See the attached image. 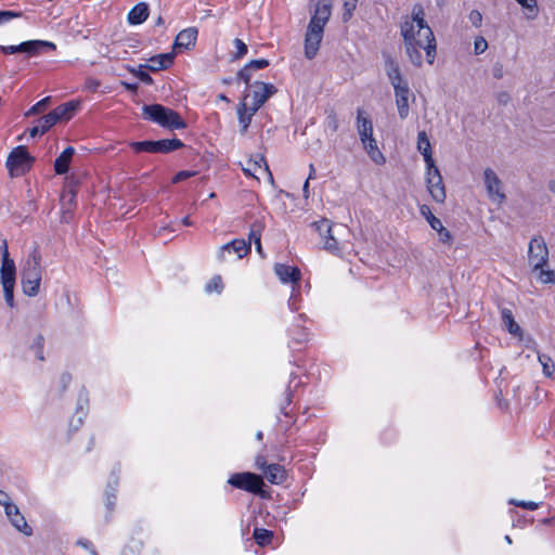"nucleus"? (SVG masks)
Listing matches in <instances>:
<instances>
[{
  "instance_id": "1",
  "label": "nucleus",
  "mask_w": 555,
  "mask_h": 555,
  "mask_svg": "<svg viewBox=\"0 0 555 555\" xmlns=\"http://www.w3.org/2000/svg\"><path fill=\"white\" fill-rule=\"evenodd\" d=\"M331 3L324 0L310 1L312 15L305 38V55L308 60H312L319 51L324 27L331 17Z\"/></svg>"
},
{
  "instance_id": "2",
  "label": "nucleus",
  "mask_w": 555,
  "mask_h": 555,
  "mask_svg": "<svg viewBox=\"0 0 555 555\" xmlns=\"http://www.w3.org/2000/svg\"><path fill=\"white\" fill-rule=\"evenodd\" d=\"M42 279L41 256L37 248L27 256L21 270V284L23 293L35 297L40 289Z\"/></svg>"
},
{
  "instance_id": "3",
  "label": "nucleus",
  "mask_w": 555,
  "mask_h": 555,
  "mask_svg": "<svg viewBox=\"0 0 555 555\" xmlns=\"http://www.w3.org/2000/svg\"><path fill=\"white\" fill-rule=\"evenodd\" d=\"M142 116L144 119L156 122L169 130L186 128L185 121L176 111L162 104L143 105Z\"/></svg>"
},
{
  "instance_id": "4",
  "label": "nucleus",
  "mask_w": 555,
  "mask_h": 555,
  "mask_svg": "<svg viewBox=\"0 0 555 555\" xmlns=\"http://www.w3.org/2000/svg\"><path fill=\"white\" fill-rule=\"evenodd\" d=\"M414 21H416L417 27L415 47L418 52L421 49L425 50L428 63L433 64L436 55V39L431 28L424 20V9L421 4L414 5Z\"/></svg>"
},
{
  "instance_id": "5",
  "label": "nucleus",
  "mask_w": 555,
  "mask_h": 555,
  "mask_svg": "<svg viewBox=\"0 0 555 555\" xmlns=\"http://www.w3.org/2000/svg\"><path fill=\"white\" fill-rule=\"evenodd\" d=\"M34 162L26 146L20 145L9 154L5 165L11 177H20L31 168Z\"/></svg>"
},
{
  "instance_id": "6",
  "label": "nucleus",
  "mask_w": 555,
  "mask_h": 555,
  "mask_svg": "<svg viewBox=\"0 0 555 555\" xmlns=\"http://www.w3.org/2000/svg\"><path fill=\"white\" fill-rule=\"evenodd\" d=\"M44 49L54 51L56 46L46 40H28L15 46H0V51L5 55L23 53L26 57L37 56Z\"/></svg>"
},
{
  "instance_id": "7",
  "label": "nucleus",
  "mask_w": 555,
  "mask_h": 555,
  "mask_svg": "<svg viewBox=\"0 0 555 555\" xmlns=\"http://www.w3.org/2000/svg\"><path fill=\"white\" fill-rule=\"evenodd\" d=\"M416 21H414V10L412 11V18L405 20L401 24V35L404 40L405 52L410 59V61L416 65H422V54L418 52L417 47H415V37H416Z\"/></svg>"
},
{
  "instance_id": "8",
  "label": "nucleus",
  "mask_w": 555,
  "mask_h": 555,
  "mask_svg": "<svg viewBox=\"0 0 555 555\" xmlns=\"http://www.w3.org/2000/svg\"><path fill=\"white\" fill-rule=\"evenodd\" d=\"M130 146L137 153L147 152L166 154L183 147L184 144L179 139H163L158 141L131 142Z\"/></svg>"
},
{
  "instance_id": "9",
  "label": "nucleus",
  "mask_w": 555,
  "mask_h": 555,
  "mask_svg": "<svg viewBox=\"0 0 555 555\" xmlns=\"http://www.w3.org/2000/svg\"><path fill=\"white\" fill-rule=\"evenodd\" d=\"M548 262V248L545 240L541 235L531 238L528 247V263L532 271H538L542 264Z\"/></svg>"
},
{
  "instance_id": "10",
  "label": "nucleus",
  "mask_w": 555,
  "mask_h": 555,
  "mask_svg": "<svg viewBox=\"0 0 555 555\" xmlns=\"http://www.w3.org/2000/svg\"><path fill=\"white\" fill-rule=\"evenodd\" d=\"M228 482L237 489H243L245 491L264 496L261 490L263 480L259 475L254 473L233 474Z\"/></svg>"
},
{
  "instance_id": "11",
  "label": "nucleus",
  "mask_w": 555,
  "mask_h": 555,
  "mask_svg": "<svg viewBox=\"0 0 555 555\" xmlns=\"http://www.w3.org/2000/svg\"><path fill=\"white\" fill-rule=\"evenodd\" d=\"M426 182L433 199L437 203H443L447 196L446 189L440 171L435 164L434 167H427Z\"/></svg>"
},
{
  "instance_id": "12",
  "label": "nucleus",
  "mask_w": 555,
  "mask_h": 555,
  "mask_svg": "<svg viewBox=\"0 0 555 555\" xmlns=\"http://www.w3.org/2000/svg\"><path fill=\"white\" fill-rule=\"evenodd\" d=\"M323 240V248L335 254L338 251V242L332 235V223L328 219H322L311 224Z\"/></svg>"
},
{
  "instance_id": "13",
  "label": "nucleus",
  "mask_w": 555,
  "mask_h": 555,
  "mask_svg": "<svg viewBox=\"0 0 555 555\" xmlns=\"http://www.w3.org/2000/svg\"><path fill=\"white\" fill-rule=\"evenodd\" d=\"M253 91V103L250 106L253 107V112H258V109L268 101L270 96L278 92V89L272 83H266L262 81H256L254 83Z\"/></svg>"
},
{
  "instance_id": "14",
  "label": "nucleus",
  "mask_w": 555,
  "mask_h": 555,
  "mask_svg": "<svg viewBox=\"0 0 555 555\" xmlns=\"http://www.w3.org/2000/svg\"><path fill=\"white\" fill-rule=\"evenodd\" d=\"M5 514L8 518L10 519L11 524L21 532H23L25 535H31L33 529L30 526H28L25 517L21 514L20 508L13 504L9 503L7 504Z\"/></svg>"
},
{
  "instance_id": "15",
  "label": "nucleus",
  "mask_w": 555,
  "mask_h": 555,
  "mask_svg": "<svg viewBox=\"0 0 555 555\" xmlns=\"http://www.w3.org/2000/svg\"><path fill=\"white\" fill-rule=\"evenodd\" d=\"M483 179L489 196H496L500 203L503 202L505 199V195L504 193L500 192L502 181L498 175L491 168H487L483 171Z\"/></svg>"
},
{
  "instance_id": "16",
  "label": "nucleus",
  "mask_w": 555,
  "mask_h": 555,
  "mask_svg": "<svg viewBox=\"0 0 555 555\" xmlns=\"http://www.w3.org/2000/svg\"><path fill=\"white\" fill-rule=\"evenodd\" d=\"M249 95L250 94L246 90L245 94L243 96V101L237 105V109H236L237 116H238V121L242 126L241 133H243V134L247 132V129L251 122L253 116L257 113V112H253V107L250 105H248L246 102V100Z\"/></svg>"
},
{
  "instance_id": "17",
  "label": "nucleus",
  "mask_w": 555,
  "mask_h": 555,
  "mask_svg": "<svg viewBox=\"0 0 555 555\" xmlns=\"http://www.w3.org/2000/svg\"><path fill=\"white\" fill-rule=\"evenodd\" d=\"M395 95H396V104L398 108V114L401 119H405L409 116V95L410 88L409 85H403L402 87L396 86Z\"/></svg>"
},
{
  "instance_id": "18",
  "label": "nucleus",
  "mask_w": 555,
  "mask_h": 555,
  "mask_svg": "<svg viewBox=\"0 0 555 555\" xmlns=\"http://www.w3.org/2000/svg\"><path fill=\"white\" fill-rule=\"evenodd\" d=\"M198 30L196 27H189L186 29L181 30L173 43V49H190L195 46L197 39Z\"/></svg>"
},
{
  "instance_id": "19",
  "label": "nucleus",
  "mask_w": 555,
  "mask_h": 555,
  "mask_svg": "<svg viewBox=\"0 0 555 555\" xmlns=\"http://www.w3.org/2000/svg\"><path fill=\"white\" fill-rule=\"evenodd\" d=\"M175 56L173 52L154 55L147 60L145 65L151 72L167 69L173 63Z\"/></svg>"
},
{
  "instance_id": "20",
  "label": "nucleus",
  "mask_w": 555,
  "mask_h": 555,
  "mask_svg": "<svg viewBox=\"0 0 555 555\" xmlns=\"http://www.w3.org/2000/svg\"><path fill=\"white\" fill-rule=\"evenodd\" d=\"M276 275L283 283H297L300 280V270L283 263H276L274 267Z\"/></svg>"
},
{
  "instance_id": "21",
  "label": "nucleus",
  "mask_w": 555,
  "mask_h": 555,
  "mask_svg": "<svg viewBox=\"0 0 555 555\" xmlns=\"http://www.w3.org/2000/svg\"><path fill=\"white\" fill-rule=\"evenodd\" d=\"M225 251H234L237 254L238 258L242 259L250 251V243H247L245 240H233L221 247L219 253L220 259L224 258Z\"/></svg>"
},
{
  "instance_id": "22",
  "label": "nucleus",
  "mask_w": 555,
  "mask_h": 555,
  "mask_svg": "<svg viewBox=\"0 0 555 555\" xmlns=\"http://www.w3.org/2000/svg\"><path fill=\"white\" fill-rule=\"evenodd\" d=\"M417 151L424 156L426 167H434L431 145L426 131L422 130L417 134Z\"/></svg>"
},
{
  "instance_id": "23",
  "label": "nucleus",
  "mask_w": 555,
  "mask_h": 555,
  "mask_svg": "<svg viewBox=\"0 0 555 555\" xmlns=\"http://www.w3.org/2000/svg\"><path fill=\"white\" fill-rule=\"evenodd\" d=\"M357 125L361 142L366 144V140L373 138V124L369 117L363 116L362 109H358Z\"/></svg>"
},
{
  "instance_id": "24",
  "label": "nucleus",
  "mask_w": 555,
  "mask_h": 555,
  "mask_svg": "<svg viewBox=\"0 0 555 555\" xmlns=\"http://www.w3.org/2000/svg\"><path fill=\"white\" fill-rule=\"evenodd\" d=\"M386 65V74L393 87L396 86L402 87L403 85H408V81L402 77L400 67L391 57H388L385 62Z\"/></svg>"
},
{
  "instance_id": "25",
  "label": "nucleus",
  "mask_w": 555,
  "mask_h": 555,
  "mask_svg": "<svg viewBox=\"0 0 555 555\" xmlns=\"http://www.w3.org/2000/svg\"><path fill=\"white\" fill-rule=\"evenodd\" d=\"M149 5L145 2H140L134 5L128 13V23L130 25H140L149 17Z\"/></svg>"
},
{
  "instance_id": "26",
  "label": "nucleus",
  "mask_w": 555,
  "mask_h": 555,
  "mask_svg": "<svg viewBox=\"0 0 555 555\" xmlns=\"http://www.w3.org/2000/svg\"><path fill=\"white\" fill-rule=\"evenodd\" d=\"M75 154L72 146L66 147L54 162V171L56 175H64L68 171L70 162Z\"/></svg>"
},
{
  "instance_id": "27",
  "label": "nucleus",
  "mask_w": 555,
  "mask_h": 555,
  "mask_svg": "<svg viewBox=\"0 0 555 555\" xmlns=\"http://www.w3.org/2000/svg\"><path fill=\"white\" fill-rule=\"evenodd\" d=\"M501 317L504 325L506 326L509 334L522 339V330L518 323L514 320L512 311L507 308L501 310Z\"/></svg>"
},
{
  "instance_id": "28",
  "label": "nucleus",
  "mask_w": 555,
  "mask_h": 555,
  "mask_svg": "<svg viewBox=\"0 0 555 555\" xmlns=\"http://www.w3.org/2000/svg\"><path fill=\"white\" fill-rule=\"evenodd\" d=\"M79 107V102L69 101L52 109L59 121L68 120Z\"/></svg>"
},
{
  "instance_id": "29",
  "label": "nucleus",
  "mask_w": 555,
  "mask_h": 555,
  "mask_svg": "<svg viewBox=\"0 0 555 555\" xmlns=\"http://www.w3.org/2000/svg\"><path fill=\"white\" fill-rule=\"evenodd\" d=\"M264 476L271 483H282L286 479V472L279 464H270L266 466Z\"/></svg>"
},
{
  "instance_id": "30",
  "label": "nucleus",
  "mask_w": 555,
  "mask_h": 555,
  "mask_svg": "<svg viewBox=\"0 0 555 555\" xmlns=\"http://www.w3.org/2000/svg\"><path fill=\"white\" fill-rule=\"evenodd\" d=\"M365 151L367 152L371 159L377 164L383 165L386 162L385 156L383 153L378 150L376 140L374 138L366 140V144H363Z\"/></svg>"
},
{
  "instance_id": "31",
  "label": "nucleus",
  "mask_w": 555,
  "mask_h": 555,
  "mask_svg": "<svg viewBox=\"0 0 555 555\" xmlns=\"http://www.w3.org/2000/svg\"><path fill=\"white\" fill-rule=\"evenodd\" d=\"M1 283H15L16 268L14 261L2 263L0 269Z\"/></svg>"
},
{
  "instance_id": "32",
  "label": "nucleus",
  "mask_w": 555,
  "mask_h": 555,
  "mask_svg": "<svg viewBox=\"0 0 555 555\" xmlns=\"http://www.w3.org/2000/svg\"><path fill=\"white\" fill-rule=\"evenodd\" d=\"M127 70L135 76L140 81L145 85H152L153 78L147 73L149 68L144 64H140L138 67L127 66Z\"/></svg>"
},
{
  "instance_id": "33",
  "label": "nucleus",
  "mask_w": 555,
  "mask_h": 555,
  "mask_svg": "<svg viewBox=\"0 0 555 555\" xmlns=\"http://www.w3.org/2000/svg\"><path fill=\"white\" fill-rule=\"evenodd\" d=\"M261 164L264 165V170L269 173L270 180L273 181V177L271 172L269 171L268 164L262 155L259 156L258 160H251L249 159L247 162L248 167L243 168L245 175L247 176H254V171H256L258 168H261Z\"/></svg>"
},
{
  "instance_id": "34",
  "label": "nucleus",
  "mask_w": 555,
  "mask_h": 555,
  "mask_svg": "<svg viewBox=\"0 0 555 555\" xmlns=\"http://www.w3.org/2000/svg\"><path fill=\"white\" fill-rule=\"evenodd\" d=\"M546 264H542L538 271H533L537 274V279L543 284H555V271L545 269Z\"/></svg>"
},
{
  "instance_id": "35",
  "label": "nucleus",
  "mask_w": 555,
  "mask_h": 555,
  "mask_svg": "<svg viewBox=\"0 0 555 555\" xmlns=\"http://www.w3.org/2000/svg\"><path fill=\"white\" fill-rule=\"evenodd\" d=\"M253 537L257 544L264 546L271 542L273 532L263 528H256Z\"/></svg>"
},
{
  "instance_id": "36",
  "label": "nucleus",
  "mask_w": 555,
  "mask_h": 555,
  "mask_svg": "<svg viewBox=\"0 0 555 555\" xmlns=\"http://www.w3.org/2000/svg\"><path fill=\"white\" fill-rule=\"evenodd\" d=\"M420 212L423 217L426 218V220L428 221V223L433 230H437L439 227L442 225V222L440 221V219L433 215L429 206L422 205L420 207Z\"/></svg>"
},
{
  "instance_id": "37",
  "label": "nucleus",
  "mask_w": 555,
  "mask_h": 555,
  "mask_svg": "<svg viewBox=\"0 0 555 555\" xmlns=\"http://www.w3.org/2000/svg\"><path fill=\"white\" fill-rule=\"evenodd\" d=\"M59 120L53 112H49L47 115L38 119L40 126V134L46 133L51 127H53Z\"/></svg>"
},
{
  "instance_id": "38",
  "label": "nucleus",
  "mask_w": 555,
  "mask_h": 555,
  "mask_svg": "<svg viewBox=\"0 0 555 555\" xmlns=\"http://www.w3.org/2000/svg\"><path fill=\"white\" fill-rule=\"evenodd\" d=\"M538 359H539V362L541 363V365L543 366L544 375L547 377H551L555 370V364H554L553 360L544 353L539 354Z\"/></svg>"
},
{
  "instance_id": "39",
  "label": "nucleus",
  "mask_w": 555,
  "mask_h": 555,
  "mask_svg": "<svg viewBox=\"0 0 555 555\" xmlns=\"http://www.w3.org/2000/svg\"><path fill=\"white\" fill-rule=\"evenodd\" d=\"M50 102H51V96H46L44 99L40 100L35 105H33L25 113V116L28 117V116L37 115V114L43 112L47 108V106L50 104Z\"/></svg>"
},
{
  "instance_id": "40",
  "label": "nucleus",
  "mask_w": 555,
  "mask_h": 555,
  "mask_svg": "<svg viewBox=\"0 0 555 555\" xmlns=\"http://www.w3.org/2000/svg\"><path fill=\"white\" fill-rule=\"evenodd\" d=\"M325 127L333 132H336L339 127L338 118L333 108L326 109Z\"/></svg>"
},
{
  "instance_id": "41",
  "label": "nucleus",
  "mask_w": 555,
  "mask_h": 555,
  "mask_svg": "<svg viewBox=\"0 0 555 555\" xmlns=\"http://www.w3.org/2000/svg\"><path fill=\"white\" fill-rule=\"evenodd\" d=\"M3 287V294L5 302L10 306H14V287L15 283H1Z\"/></svg>"
},
{
  "instance_id": "42",
  "label": "nucleus",
  "mask_w": 555,
  "mask_h": 555,
  "mask_svg": "<svg viewBox=\"0 0 555 555\" xmlns=\"http://www.w3.org/2000/svg\"><path fill=\"white\" fill-rule=\"evenodd\" d=\"M43 344H44V338L42 335H38L35 340H34V344L31 346V348L35 350V353H36V358L40 361H43L44 360V357H43Z\"/></svg>"
},
{
  "instance_id": "43",
  "label": "nucleus",
  "mask_w": 555,
  "mask_h": 555,
  "mask_svg": "<svg viewBox=\"0 0 555 555\" xmlns=\"http://www.w3.org/2000/svg\"><path fill=\"white\" fill-rule=\"evenodd\" d=\"M263 229V225L260 222H255L251 225L250 232L248 234V242L251 243V241L256 244L257 240L261 241V231Z\"/></svg>"
},
{
  "instance_id": "44",
  "label": "nucleus",
  "mask_w": 555,
  "mask_h": 555,
  "mask_svg": "<svg viewBox=\"0 0 555 555\" xmlns=\"http://www.w3.org/2000/svg\"><path fill=\"white\" fill-rule=\"evenodd\" d=\"M357 3V0H344L343 20L345 22H347L352 16V12L356 10Z\"/></svg>"
},
{
  "instance_id": "45",
  "label": "nucleus",
  "mask_w": 555,
  "mask_h": 555,
  "mask_svg": "<svg viewBox=\"0 0 555 555\" xmlns=\"http://www.w3.org/2000/svg\"><path fill=\"white\" fill-rule=\"evenodd\" d=\"M22 16V12L0 10V25Z\"/></svg>"
},
{
  "instance_id": "46",
  "label": "nucleus",
  "mask_w": 555,
  "mask_h": 555,
  "mask_svg": "<svg viewBox=\"0 0 555 555\" xmlns=\"http://www.w3.org/2000/svg\"><path fill=\"white\" fill-rule=\"evenodd\" d=\"M222 289V280L221 276H214L209 283L206 285V291L211 293L212 291L220 292Z\"/></svg>"
},
{
  "instance_id": "47",
  "label": "nucleus",
  "mask_w": 555,
  "mask_h": 555,
  "mask_svg": "<svg viewBox=\"0 0 555 555\" xmlns=\"http://www.w3.org/2000/svg\"><path fill=\"white\" fill-rule=\"evenodd\" d=\"M234 46L236 47L237 51L233 55V57L236 59V60L243 57L247 53V51H248L247 46L245 44V42H243L238 38L234 39Z\"/></svg>"
},
{
  "instance_id": "48",
  "label": "nucleus",
  "mask_w": 555,
  "mask_h": 555,
  "mask_svg": "<svg viewBox=\"0 0 555 555\" xmlns=\"http://www.w3.org/2000/svg\"><path fill=\"white\" fill-rule=\"evenodd\" d=\"M269 61L268 60H264V59H261V60H253L250 61L249 63H247V68H249L250 70H257V69H263L266 67L269 66Z\"/></svg>"
},
{
  "instance_id": "49",
  "label": "nucleus",
  "mask_w": 555,
  "mask_h": 555,
  "mask_svg": "<svg viewBox=\"0 0 555 555\" xmlns=\"http://www.w3.org/2000/svg\"><path fill=\"white\" fill-rule=\"evenodd\" d=\"M436 231L438 232L440 242H442L443 244L451 243L452 235H451L450 231L443 227V224L441 227H439Z\"/></svg>"
},
{
  "instance_id": "50",
  "label": "nucleus",
  "mask_w": 555,
  "mask_h": 555,
  "mask_svg": "<svg viewBox=\"0 0 555 555\" xmlns=\"http://www.w3.org/2000/svg\"><path fill=\"white\" fill-rule=\"evenodd\" d=\"M251 74L253 70L247 68V65H245L242 69L237 72V79L243 80L248 86L251 79Z\"/></svg>"
},
{
  "instance_id": "51",
  "label": "nucleus",
  "mask_w": 555,
  "mask_h": 555,
  "mask_svg": "<svg viewBox=\"0 0 555 555\" xmlns=\"http://www.w3.org/2000/svg\"><path fill=\"white\" fill-rule=\"evenodd\" d=\"M469 22L475 27H480L482 23V14L478 10L470 11L468 15Z\"/></svg>"
},
{
  "instance_id": "52",
  "label": "nucleus",
  "mask_w": 555,
  "mask_h": 555,
  "mask_svg": "<svg viewBox=\"0 0 555 555\" xmlns=\"http://www.w3.org/2000/svg\"><path fill=\"white\" fill-rule=\"evenodd\" d=\"M488 48V43L482 37L476 38L474 42V50L476 54L483 53Z\"/></svg>"
},
{
  "instance_id": "53",
  "label": "nucleus",
  "mask_w": 555,
  "mask_h": 555,
  "mask_svg": "<svg viewBox=\"0 0 555 555\" xmlns=\"http://www.w3.org/2000/svg\"><path fill=\"white\" fill-rule=\"evenodd\" d=\"M195 175V171H188V170H182V171H179L172 179V182L173 183H178V182H181L183 180H186L191 177H193Z\"/></svg>"
},
{
  "instance_id": "54",
  "label": "nucleus",
  "mask_w": 555,
  "mask_h": 555,
  "mask_svg": "<svg viewBox=\"0 0 555 555\" xmlns=\"http://www.w3.org/2000/svg\"><path fill=\"white\" fill-rule=\"evenodd\" d=\"M512 504L516 505V506H520V507H524V508H527V509H530V511H534L539 507V504L535 503V502H526V501H511Z\"/></svg>"
},
{
  "instance_id": "55",
  "label": "nucleus",
  "mask_w": 555,
  "mask_h": 555,
  "mask_svg": "<svg viewBox=\"0 0 555 555\" xmlns=\"http://www.w3.org/2000/svg\"><path fill=\"white\" fill-rule=\"evenodd\" d=\"M100 86L101 82L95 78L90 77L86 80V88L92 92H95Z\"/></svg>"
},
{
  "instance_id": "56",
  "label": "nucleus",
  "mask_w": 555,
  "mask_h": 555,
  "mask_svg": "<svg viewBox=\"0 0 555 555\" xmlns=\"http://www.w3.org/2000/svg\"><path fill=\"white\" fill-rule=\"evenodd\" d=\"M77 545H80L83 548L89 550L91 555H98V552L93 547L92 543L88 540L80 539L77 541Z\"/></svg>"
},
{
  "instance_id": "57",
  "label": "nucleus",
  "mask_w": 555,
  "mask_h": 555,
  "mask_svg": "<svg viewBox=\"0 0 555 555\" xmlns=\"http://www.w3.org/2000/svg\"><path fill=\"white\" fill-rule=\"evenodd\" d=\"M509 100H511V96L505 91H502V92L498 93V95H496V101L501 105H506L509 102Z\"/></svg>"
},
{
  "instance_id": "58",
  "label": "nucleus",
  "mask_w": 555,
  "mask_h": 555,
  "mask_svg": "<svg viewBox=\"0 0 555 555\" xmlns=\"http://www.w3.org/2000/svg\"><path fill=\"white\" fill-rule=\"evenodd\" d=\"M120 83L126 90H128L134 94L138 92V88H139L138 83H130L127 81H120Z\"/></svg>"
},
{
  "instance_id": "59",
  "label": "nucleus",
  "mask_w": 555,
  "mask_h": 555,
  "mask_svg": "<svg viewBox=\"0 0 555 555\" xmlns=\"http://www.w3.org/2000/svg\"><path fill=\"white\" fill-rule=\"evenodd\" d=\"M83 403H86V404L88 403V398H87L86 393H83V391H81L79 399H78L77 413H79V411H82Z\"/></svg>"
},
{
  "instance_id": "60",
  "label": "nucleus",
  "mask_w": 555,
  "mask_h": 555,
  "mask_svg": "<svg viewBox=\"0 0 555 555\" xmlns=\"http://www.w3.org/2000/svg\"><path fill=\"white\" fill-rule=\"evenodd\" d=\"M516 1L526 9L532 10L537 5L535 0H516Z\"/></svg>"
},
{
  "instance_id": "61",
  "label": "nucleus",
  "mask_w": 555,
  "mask_h": 555,
  "mask_svg": "<svg viewBox=\"0 0 555 555\" xmlns=\"http://www.w3.org/2000/svg\"><path fill=\"white\" fill-rule=\"evenodd\" d=\"M256 464H257L258 468L261 469L262 472H264L266 466L270 465V464H267L266 459L261 455L257 456Z\"/></svg>"
},
{
  "instance_id": "62",
  "label": "nucleus",
  "mask_w": 555,
  "mask_h": 555,
  "mask_svg": "<svg viewBox=\"0 0 555 555\" xmlns=\"http://www.w3.org/2000/svg\"><path fill=\"white\" fill-rule=\"evenodd\" d=\"M75 196H76V191L74 188H70L68 190V193H64L63 194V199H65L66 197H68V204H73L74 203V199H75Z\"/></svg>"
},
{
  "instance_id": "63",
  "label": "nucleus",
  "mask_w": 555,
  "mask_h": 555,
  "mask_svg": "<svg viewBox=\"0 0 555 555\" xmlns=\"http://www.w3.org/2000/svg\"><path fill=\"white\" fill-rule=\"evenodd\" d=\"M72 376L69 373H63L61 376V383L63 386V390L67 387V385L70 383Z\"/></svg>"
},
{
  "instance_id": "64",
  "label": "nucleus",
  "mask_w": 555,
  "mask_h": 555,
  "mask_svg": "<svg viewBox=\"0 0 555 555\" xmlns=\"http://www.w3.org/2000/svg\"><path fill=\"white\" fill-rule=\"evenodd\" d=\"M10 503V496L4 491L0 490V504L4 507Z\"/></svg>"
}]
</instances>
